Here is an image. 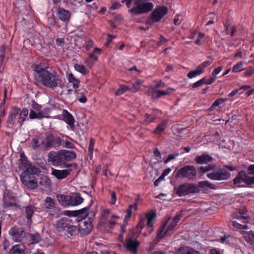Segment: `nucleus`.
<instances>
[{
    "instance_id": "nucleus-1",
    "label": "nucleus",
    "mask_w": 254,
    "mask_h": 254,
    "mask_svg": "<svg viewBox=\"0 0 254 254\" xmlns=\"http://www.w3.org/2000/svg\"><path fill=\"white\" fill-rule=\"evenodd\" d=\"M35 71V76L37 81L44 86L54 89L57 87H61L62 80L60 76L54 71H50L43 67L41 64H34L32 66Z\"/></svg>"
},
{
    "instance_id": "nucleus-2",
    "label": "nucleus",
    "mask_w": 254,
    "mask_h": 254,
    "mask_svg": "<svg viewBox=\"0 0 254 254\" xmlns=\"http://www.w3.org/2000/svg\"><path fill=\"white\" fill-rule=\"evenodd\" d=\"M215 190L216 186L214 184L207 181L199 182L197 184L191 183H184L178 186L175 190L176 194L179 196H186L199 193L201 190L205 188Z\"/></svg>"
},
{
    "instance_id": "nucleus-3",
    "label": "nucleus",
    "mask_w": 254,
    "mask_h": 254,
    "mask_svg": "<svg viewBox=\"0 0 254 254\" xmlns=\"http://www.w3.org/2000/svg\"><path fill=\"white\" fill-rule=\"evenodd\" d=\"M76 154L73 151L62 149L58 151H51L48 154V162L55 166H60L64 162L74 160Z\"/></svg>"
},
{
    "instance_id": "nucleus-4",
    "label": "nucleus",
    "mask_w": 254,
    "mask_h": 254,
    "mask_svg": "<svg viewBox=\"0 0 254 254\" xmlns=\"http://www.w3.org/2000/svg\"><path fill=\"white\" fill-rule=\"evenodd\" d=\"M54 226L59 232L65 231V235L70 237L75 235L77 233V227L71 218L68 217H61L56 220Z\"/></svg>"
},
{
    "instance_id": "nucleus-5",
    "label": "nucleus",
    "mask_w": 254,
    "mask_h": 254,
    "mask_svg": "<svg viewBox=\"0 0 254 254\" xmlns=\"http://www.w3.org/2000/svg\"><path fill=\"white\" fill-rule=\"evenodd\" d=\"M134 3L136 6L129 9L128 12L135 15L148 13L154 7L153 3L149 0H134Z\"/></svg>"
},
{
    "instance_id": "nucleus-6",
    "label": "nucleus",
    "mask_w": 254,
    "mask_h": 254,
    "mask_svg": "<svg viewBox=\"0 0 254 254\" xmlns=\"http://www.w3.org/2000/svg\"><path fill=\"white\" fill-rule=\"evenodd\" d=\"M139 234L134 231H130L127 235L124 245L127 251L131 254H136L140 242L137 239Z\"/></svg>"
},
{
    "instance_id": "nucleus-7",
    "label": "nucleus",
    "mask_w": 254,
    "mask_h": 254,
    "mask_svg": "<svg viewBox=\"0 0 254 254\" xmlns=\"http://www.w3.org/2000/svg\"><path fill=\"white\" fill-rule=\"evenodd\" d=\"M197 176V171L193 165H187L179 169L175 175L176 178L194 180Z\"/></svg>"
},
{
    "instance_id": "nucleus-8",
    "label": "nucleus",
    "mask_w": 254,
    "mask_h": 254,
    "mask_svg": "<svg viewBox=\"0 0 254 254\" xmlns=\"http://www.w3.org/2000/svg\"><path fill=\"white\" fill-rule=\"evenodd\" d=\"M57 198L63 205L68 206H76L81 204L83 201V198L79 193H74L70 195L57 194Z\"/></svg>"
},
{
    "instance_id": "nucleus-9",
    "label": "nucleus",
    "mask_w": 254,
    "mask_h": 254,
    "mask_svg": "<svg viewBox=\"0 0 254 254\" xmlns=\"http://www.w3.org/2000/svg\"><path fill=\"white\" fill-rule=\"evenodd\" d=\"M19 161V168L20 170L23 171L21 174H27V173H39V169L32 165V164L28 160L24 152L20 153Z\"/></svg>"
},
{
    "instance_id": "nucleus-10",
    "label": "nucleus",
    "mask_w": 254,
    "mask_h": 254,
    "mask_svg": "<svg viewBox=\"0 0 254 254\" xmlns=\"http://www.w3.org/2000/svg\"><path fill=\"white\" fill-rule=\"evenodd\" d=\"M168 11V8L165 6L156 7L147 18V23L151 25L159 22L167 14Z\"/></svg>"
},
{
    "instance_id": "nucleus-11",
    "label": "nucleus",
    "mask_w": 254,
    "mask_h": 254,
    "mask_svg": "<svg viewBox=\"0 0 254 254\" xmlns=\"http://www.w3.org/2000/svg\"><path fill=\"white\" fill-rule=\"evenodd\" d=\"M80 217L81 218L77 220L78 223V231L81 236L88 235L93 229L92 222L88 217V215L86 216L80 215Z\"/></svg>"
},
{
    "instance_id": "nucleus-12",
    "label": "nucleus",
    "mask_w": 254,
    "mask_h": 254,
    "mask_svg": "<svg viewBox=\"0 0 254 254\" xmlns=\"http://www.w3.org/2000/svg\"><path fill=\"white\" fill-rule=\"evenodd\" d=\"M8 234L12 240L15 242H22L26 235V232L23 227L14 226L9 230Z\"/></svg>"
},
{
    "instance_id": "nucleus-13",
    "label": "nucleus",
    "mask_w": 254,
    "mask_h": 254,
    "mask_svg": "<svg viewBox=\"0 0 254 254\" xmlns=\"http://www.w3.org/2000/svg\"><path fill=\"white\" fill-rule=\"evenodd\" d=\"M37 174L33 173L21 174L20 175V181L23 185L27 186L29 189H35L38 187V183L34 175Z\"/></svg>"
},
{
    "instance_id": "nucleus-14",
    "label": "nucleus",
    "mask_w": 254,
    "mask_h": 254,
    "mask_svg": "<svg viewBox=\"0 0 254 254\" xmlns=\"http://www.w3.org/2000/svg\"><path fill=\"white\" fill-rule=\"evenodd\" d=\"M233 182V184L235 185L244 183L247 186H249L254 184V176L249 177L245 171L241 170L237 174Z\"/></svg>"
},
{
    "instance_id": "nucleus-15",
    "label": "nucleus",
    "mask_w": 254,
    "mask_h": 254,
    "mask_svg": "<svg viewBox=\"0 0 254 254\" xmlns=\"http://www.w3.org/2000/svg\"><path fill=\"white\" fill-rule=\"evenodd\" d=\"M207 177L209 179L215 181L226 180L230 178L231 173L226 169L219 168L207 174Z\"/></svg>"
},
{
    "instance_id": "nucleus-16",
    "label": "nucleus",
    "mask_w": 254,
    "mask_h": 254,
    "mask_svg": "<svg viewBox=\"0 0 254 254\" xmlns=\"http://www.w3.org/2000/svg\"><path fill=\"white\" fill-rule=\"evenodd\" d=\"M62 139L60 137H55L52 133H50L46 136L45 145L47 148L59 147L62 144Z\"/></svg>"
},
{
    "instance_id": "nucleus-17",
    "label": "nucleus",
    "mask_w": 254,
    "mask_h": 254,
    "mask_svg": "<svg viewBox=\"0 0 254 254\" xmlns=\"http://www.w3.org/2000/svg\"><path fill=\"white\" fill-rule=\"evenodd\" d=\"M3 201L7 206H16L17 205L14 193L7 189H5L3 192Z\"/></svg>"
},
{
    "instance_id": "nucleus-18",
    "label": "nucleus",
    "mask_w": 254,
    "mask_h": 254,
    "mask_svg": "<svg viewBox=\"0 0 254 254\" xmlns=\"http://www.w3.org/2000/svg\"><path fill=\"white\" fill-rule=\"evenodd\" d=\"M57 15L58 18L64 23L67 24L71 17V13L68 10H66L62 7L57 8Z\"/></svg>"
},
{
    "instance_id": "nucleus-19",
    "label": "nucleus",
    "mask_w": 254,
    "mask_h": 254,
    "mask_svg": "<svg viewBox=\"0 0 254 254\" xmlns=\"http://www.w3.org/2000/svg\"><path fill=\"white\" fill-rule=\"evenodd\" d=\"M19 111L20 108L16 106H14L11 109L6 121V126L7 127L12 128L13 127Z\"/></svg>"
},
{
    "instance_id": "nucleus-20",
    "label": "nucleus",
    "mask_w": 254,
    "mask_h": 254,
    "mask_svg": "<svg viewBox=\"0 0 254 254\" xmlns=\"http://www.w3.org/2000/svg\"><path fill=\"white\" fill-rule=\"evenodd\" d=\"M51 109L49 107H45L43 109H41L39 113H36L33 110H30L29 118L31 120H41L43 118H48Z\"/></svg>"
},
{
    "instance_id": "nucleus-21",
    "label": "nucleus",
    "mask_w": 254,
    "mask_h": 254,
    "mask_svg": "<svg viewBox=\"0 0 254 254\" xmlns=\"http://www.w3.org/2000/svg\"><path fill=\"white\" fill-rule=\"evenodd\" d=\"M140 200V194H137V197L134 199V202L133 204H130L128 206L127 209L126 210V214L125 216L124 221H128L130 220L132 214V209L134 211H137L138 209V203Z\"/></svg>"
},
{
    "instance_id": "nucleus-22",
    "label": "nucleus",
    "mask_w": 254,
    "mask_h": 254,
    "mask_svg": "<svg viewBox=\"0 0 254 254\" xmlns=\"http://www.w3.org/2000/svg\"><path fill=\"white\" fill-rule=\"evenodd\" d=\"M62 120L65 122L71 128L75 127V119L73 116L66 110H64L62 114Z\"/></svg>"
},
{
    "instance_id": "nucleus-23",
    "label": "nucleus",
    "mask_w": 254,
    "mask_h": 254,
    "mask_svg": "<svg viewBox=\"0 0 254 254\" xmlns=\"http://www.w3.org/2000/svg\"><path fill=\"white\" fill-rule=\"evenodd\" d=\"M66 76L68 83H71L73 88L75 89L74 93L77 94L78 93V90L77 89L79 87L80 80L75 78L72 73H66Z\"/></svg>"
},
{
    "instance_id": "nucleus-24",
    "label": "nucleus",
    "mask_w": 254,
    "mask_h": 254,
    "mask_svg": "<svg viewBox=\"0 0 254 254\" xmlns=\"http://www.w3.org/2000/svg\"><path fill=\"white\" fill-rule=\"evenodd\" d=\"M70 174L68 170H57L52 168L51 175L56 177L58 180H63L66 178Z\"/></svg>"
},
{
    "instance_id": "nucleus-25",
    "label": "nucleus",
    "mask_w": 254,
    "mask_h": 254,
    "mask_svg": "<svg viewBox=\"0 0 254 254\" xmlns=\"http://www.w3.org/2000/svg\"><path fill=\"white\" fill-rule=\"evenodd\" d=\"M213 160V158L210 155L205 153L197 156L195 158V161L198 164H206Z\"/></svg>"
},
{
    "instance_id": "nucleus-26",
    "label": "nucleus",
    "mask_w": 254,
    "mask_h": 254,
    "mask_svg": "<svg viewBox=\"0 0 254 254\" xmlns=\"http://www.w3.org/2000/svg\"><path fill=\"white\" fill-rule=\"evenodd\" d=\"M87 211L88 209L85 208L76 211L67 210L64 211V214L69 216L77 217V219H78L80 218V215H83L84 216L87 215Z\"/></svg>"
},
{
    "instance_id": "nucleus-27",
    "label": "nucleus",
    "mask_w": 254,
    "mask_h": 254,
    "mask_svg": "<svg viewBox=\"0 0 254 254\" xmlns=\"http://www.w3.org/2000/svg\"><path fill=\"white\" fill-rule=\"evenodd\" d=\"M145 216L147 219V222L146 224V225L151 228V230L149 232V233H151L153 231V229L152 228V221L156 217V211L155 210L152 209L149 213H146Z\"/></svg>"
},
{
    "instance_id": "nucleus-28",
    "label": "nucleus",
    "mask_w": 254,
    "mask_h": 254,
    "mask_svg": "<svg viewBox=\"0 0 254 254\" xmlns=\"http://www.w3.org/2000/svg\"><path fill=\"white\" fill-rule=\"evenodd\" d=\"M28 113L29 111L26 108H23L21 110H20L19 113L18 114L19 117L17 121V124L19 127H22L26 120V118L28 115Z\"/></svg>"
},
{
    "instance_id": "nucleus-29",
    "label": "nucleus",
    "mask_w": 254,
    "mask_h": 254,
    "mask_svg": "<svg viewBox=\"0 0 254 254\" xmlns=\"http://www.w3.org/2000/svg\"><path fill=\"white\" fill-rule=\"evenodd\" d=\"M25 246L21 244L15 245L10 249L9 254H25Z\"/></svg>"
},
{
    "instance_id": "nucleus-30",
    "label": "nucleus",
    "mask_w": 254,
    "mask_h": 254,
    "mask_svg": "<svg viewBox=\"0 0 254 254\" xmlns=\"http://www.w3.org/2000/svg\"><path fill=\"white\" fill-rule=\"evenodd\" d=\"M241 234L243 236L245 241L250 244H254V231L242 230Z\"/></svg>"
},
{
    "instance_id": "nucleus-31",
    "label": "nucleus",
    "mask_w": 254,
    "mask_h": 254,
    "mask_svg": "<svg viewBox=\"0 0 254 254\" xmlns=\"http://www.w3.org/2000/svg\"><path fill=\"white\" fill-rule=\"evenodd\" d=\"M36 210V207L33 205L30 204L25 207L26 217L28 221H31V218Z\"/></svg>"
},
{
    "instance_id": "nucleus-32",
    "label": "nucleus",
    "mask_w": 254,
    "mask_h": 254,
    "mask_svg": "<svg viewBox=\"0 0 254 254\" xmlns=\"http://www.w3.org/2000/svg\"><path fill=\"white\" fill-rule=\"evenodd\" d=\"M145 119L143 121V123L145 125L149 124L152 123L157 118V114L155 112H153L150 114L146 113L144 115Z\"/></svg>"
},
{
    "instance_id": "nucleus-33",
    "label": "nucleus",
    "mask_w": 254,
    "mask_h": 254,
    "mask_svg": "<svg viewBox=\"0 0 254 254\" xmlns=\"http://www.w3.org/2000/svg\"><path fill=\"white\" fill-rule=\"evenodd\" d=\"M44 144V141L40 137L35 136L31 140V144L33 148L35 150L38 149Z\"/></svg>"
},
{
    "instance_id": "nucleus-34",
    "label": "nucleus",
    "mask_w": 254,
    "mask_h": 254,
    "mask_svg": "<svg viewBox=\"0 0 254 254\" xmlns=\"http://www.w3.org/2000/svg\"><path fill=\"white\" fill-rule=\"evenodd\" d=\"M168 121L167 120H163L160 124H158L154 133L157 134H161L166 128Z\"/></svg>"
},
{
    "instance_id": "nucleus-35",
    "label": "nucleus",
    "mask_w": 254,
    "mask_h": 254,
    "mask_svg": "<svg viewBox=\"0 0 254 254\" xmlns=\"http://www.w3.org/2000/svg\"><path fill=\"white\" fill-rule=\"evenodd\" d=\"M101 49L96 47L94 49L93 52L89 54L88 58L93 60L94 62H97L98 61V57L101 54Z\"/></svg>"
},
{
    "instance_id": "nucleus-36",
    "label": "nucleus",
    "mask_w": 254,
    "mask_h": 254,
    "mask_svg": "<svg viewBox=\"0 0 254 254\" xmlns=\"http://www.w3.org/2000/svg\"><path fill=\"white\" fill-rule=\"evenodd\" d=\"M74 67L77 71L80 72L83 75H86L89 73V70L83 64H74Z\"/></svg>"
},
{
    "instance_id": "nucleus-37",
    "label": "nucleus",
    "mask_w": 254,
    "mask_h": 254,
    "mask_svg": "<svg viewBox=\"0 0 254 254\" xmlns=\"http://www.w3.org/2000/svg\"><path fill=\"white\" fill-rule=\"evenodd\" d=\"M131 90V89L130 87H129L127 85H121L119 88L116 91L115 95L116 96H120L127 91H130Z\"/></svg>"
},
{
    "instance_id": "nucleus-38",
    "label": "nucleus",
    "mask_w": 254,
    "mask_h": 254,
    "mask_svg": "<svg viewBox=\"0 0 254 254\" xmlns=\"http://www.w3.org/2000/svg\"><path fill=\"white\" fill-rule=\"evenodd\" d=\"M46 208L51 209L55 207V200L50 196H47L45 200Z\"/></svg>"
},
{
    "instance_id": "nucleus-39",
    "label": "nucleus",
    "mask_w": 254,
    "mask_h": 254,
    "mask_svg": "<svg viewBox=\"0 0 254 254\" xmlns=\"http://www.w3.org/2000/svg\"><path fill=\"white\" fill-rule=\"evenodd\" d=\"M204 71H202L201 70H199L197 68L196 69L193 70H191L187 73V77L189 79H192L194 77H195L202 73H204Z\"/></svg>"
},
{
    "instance_id": "nucleus-40",
    "label": "nucleus",
    "mask_w": 254,
    "mask_h": 254,
    "mask_svg": "<svg viewBox=\"0 0 254 254\" xmlns=\"http://www.w3.org/2000/svg\"><path fill=\"white\" fill-rule=\"evenodd\" d=\"M31 244L38 243L41 240V237L38 233L31 234L29 235Z\"/></svg>"
},
{
    "instance_id": "nucleus-41",
    "label": "nucleus",
    "mask_w": 254,
    "mask_h": 254,
    "mask_svg": "<svg viewBox=\"0 0 254 254\" xmlns=\"http://www.w3.org/2000/svg\"><path fill=\"white\" fill-rule=\"evenodd\" d=\"M241 222L244 223V224H241L236 221H234L232 222V225L234 228L238 229L244 230L247 229V221L244 220Z\"/></svg>"
},
{
    "instance_id": "nucleus-42",
    "label": "nucleus",
    "mask_w": 254,
    "mask_h": 254,
    "mask_svg": "<svg viewBox=\"0 0 254 254\" xmlns=\"http://www.w3.org/2000/svg\"><path fill=\"white\" fill-rule=\"evenodd\" d=\"M143 81L140 79H137L134 83L133 84L132 87H130L132 92H136L140 89V85L142 84Z\"/></svg>"
},
{
    "instance_id": "nucleus-43",
    "label": "nucleus",
    "mask_w": 254,
    "mask_h": 254,
    "mask_svg": "<svg viewBox=\"0 0 254 254\" xmlns=\"http://www.w3.org/2000/svg\"><path fill=\"white\" fill-rule=\"evenodd\" d=\"M159 92V90L152 87L150 88L148 91L149 94L151 96L152 98L154 99H159L160 98Z\"/></svg>"
},
{
    "instance_id": "nucleus-44",
    "label": "nucleus",
    "mask_w": 254,
    "mask_h": 254,
    "mask_svg": "<svg viewBox=\"0 0 254 254\" xmlns=\"http://www.w3.org/2000/svg\"><path fill=\"white\" fill-rule=\"evenodd\" d=\"M215 165L214 164H209L207 166H200L198 168V171L202 174H204L209 171L213 170Z\"/></svg>"
},
{
    "instance_id": "nucleus-45",
    "label": "nucleus",
    "mask_w": 254,
    "mask_h": 254,
    "mask_svg": "<svg viewBox=\"0 0 254 254\" xmlns=\"http://www.w3.org/2000/svg\"><path fill=\"white\" fill-rule=\"evenodd\" d=\"M247 211L246 208H244L239 211L240 215H238L236 218L241 221V220H247L248 219V216H246Z\"/></svg>"
},
{
    "instance_id": "nucleus-46",
    "label": "nucleus",
    "mask_w": 254,
    "mask_h": 254,
    "mask_svg": "<svg viewBox=\"0 0 254 254\" xmlns=\"http://www.w3.org/2000/svg\"><path fill=\"white\" fill-rule=\"evenodd\" d=\"M31 108L32 109L30 110H33L34 112L36 113H39L41 110L42 106L41 105L38 104L34 100H32Z\"/></svg>"
},
{
    "instance_id": "nucleus-47",
    "label": "nucleus",
    "mask_w": 254,
    "mask_h": 254,
    "mask_svg": "<svg viewBox=\"0 0 254 254\" xmlns=\"http://www.w3.org/2000/svg\"><path fill=\"white\" fill-rule=\"evenodd\" d=\"M243 63L242 62H239L237 63L233 66L232 71L233 72H238L243 70Z\"/></svg>"
},
{
    "instance_id": "nucleus-48",
    "label": "nucleus",
    "mask_w": 254,
    "mask_h": 254,
    "mask_svg": "<svg viewBox=\"0 0 254 254\" xmlns=\"http://www.w3.org/2000/svg\"><path fill=\"white\" fill-rule=\"evenodd\" d=\"M39 183L40 185L44 186L45 187H47L50 186L51 184V180L47 177L43 176L40 178Z\"/></svg>"
},
{
    "instance_id": "nucleus-49",
    "label": "nucleus",
    "mask_w": 254,
    "mask_h": 254,
    "mask_svg": "<svg viewBox=\"0 0 254 254\" xmlns=\"http://www.w3.org/2000/svg\"><path fill=\"white\" fill-rule=\"evenodd\" d=\"M227 100V98H220L216 100L211 105V108H214L221 104H223Z\"/></svg>"
},
{
    "instance_id": "nucleus-50",
    "label": "nucleus",
    "mask_w": 254,
    "mask_h": 254,
    "mask_svg": "<svg viewBox=\"0 0 254 254\" xmlns=\"http://www.w3.org/2000/svg\"><path fill=\"white\" fill-rule=\"evenodd\" d=\"M175 89L172 87H169L166 90H159V94L160 98L162 96L170 95L172 91H175Z\"/></svg>"
},
{
    "instance_id": "nucleus-51",
    "label": "nucleus",
    "mask_w": 254,
    "mask_h": 254,
    "mask_svg": "<svg viewBox=\"0 0 254 254\" xmlns=\"http://www.w3.org/2000/svg\"><path fill=\"white\" fill-rule=\"evenodd\" d=\"M190 248L189 247H181L179 249L177 254H190Z\"/></svg>"
},
{
    "instance_id": "nucleus-52",
    "label": "nucleus",
    "mask_w": 254,
    "mask_h": 254,
    "mask_svg": "<svg viewBox=\"0 0 254 254\" xmlns=\"http://www.w3.org/2000/svg\"><path fill=\"white\" fill-rule=\"evenodd\" d=\"M232 238L230 235L224 236L221 238V242L230 245L232 243Z\"/></svg>"
},
{
    "instance_id": "nucleus-53",
    "label": "nucleus",
    "mask_w": 254,
    "mask_h": 254,
    "mask_svg": "<svg viewBox=\"0 0 254 254\" xmlns=\"http://www.w3.org/2000/svg\"><path fill=\"white\" fill-rule=\"evenodd\" d=\"M168 232V231H167V230L165 232L164 230L159 228L157 232V236L156 237L158 239L161 240L165 236Z\"/></svg>"
},
{
    "instance_id": "nucleus-54",
    "label": "nucleus",
    "mask_w": 254,
    "mask_h": 254,
    "mask_svg": "<svg viewBox=\"0 0 254 254\" xmlns=\"http://www.w3.org/2000/svg\"><path fill=\"white\" fill-rule=\"evenodd\" d=\"M205 77H203L201 79L194 83L192 85V88H195L197 87H200L205 83Z\"/></svg>"
},
{
    "instance_id": "nucleus-55",
    "label": "nucleus",
    "mask_w": 254,
    "mask_h": 254,
    "mask_svg": "<svg viewBox=\"0 0 254 254\" xmlns=\"http://www.w3.org/2000/svg\"><path fill=\"white\" fill-rule=\"evenodd\" d=\"M210 64V63L208 61H206L202 63L201 64H200L197 68L199 70H201L202 71H204V69L207 67L209 64Z\"/></svg>"
},
{
    "instance_id": "nucleus-56",
    "label": "nucleus",
    "mask_w": 254,
    "mask_h": 254,
    "mask_svg": "<svg viewBox=\"0 0 254 254\" xmlns=\"http://www.w3.org/2000/svg\"><path fill=\"white\" fill-rule=\"evenodd\" d=\"M94 46V42L91 39H88L85 45V49L89 51Z\"/></svg>"
},
{
    "instance_id": "nucleus-57",
    "label": "nucleus",
    "mask_w": 254,
    "mask_h": 254,
    "mask_svg": "<svg viewBox=\"0 0 254 254\" xmlns=\"http://www.w3.org/2000/svg\"><path fill=\"white\" fill-rule=\"evenodd\" d=\"M6 50V47L4 45L1 46L0 49V58L1 59V63H3L4 58L5 57V52Z\"/></svg>"
},
{
    "instance_id": "nucleus-58",
    "label": "nucleus",
    "mask_w": 254,
    "mask_h": 254,
    "mask_svg": "<svg viewBox=\"0 0 254 254\" xmlns=\"http://www.w3.org/2000/svg\"><path fill=\"white\" fill-rule=\"evenodd\" d=\"M95 62H94L93 60L89 58L88 57L84 61V63L90 69L92 67Z\"/></svg>"
},
{
    "instance_id": "nucleus-59",
    "label": "nucleus",
    "mask_w": 254,
    "mask_h": 254,
    "mask_svg": "<svg viewBox=\"0 0 254 254\" xmlns=\"http://www.w3.org/2000/svg\"><path fill=\"white\" fill-rule=\"evenodd\" d=\"M223 67L222 66H218L215 68L212 72L211 75L213 77H216V76L218 75L223 69Z\"/></svg>"
},
{
    "instance_id": "nucleus-60",
    "label": "nucleus",
    "mask_w": 254,
    "mask_h": 254,
    "mask_svg": "<svg viewBox=\"0 0 254 254\" xmlns=\"http://www.w3.org/2000/svg\"><path fill=\"white\" fill-rule=\"evenodd\" d=\"M254 72V69L252 67H249L248 68L245 69L244 74L246 76H249L252 75Z\"/></svg>"
},
{
    "instance_id": "nucleus-61",
    "label": "nucleus",
    "mask_w": 254,
    "mask_h": 254,
    "mask_svg": "<svg viewBox=\"0 0 254 254\" xmlns=\"http://www.w3.org/2000/svg\"><path fill=\"white\" fill-rule=\"evenodd\" d=\"M155 82L156 84L152 88H155V89H156L160 88H163L165 85V83L163 82L161 80L155 81Z\"/></svg>"
},
{
    "instance_id": "nucleus-62",
    "label": "nucleus",
    "mask_w": 254,
    "mask_h": 254,
    "mask_svg": "<svg viewBox=\"0 0 254 254\" xmlns=\"http://www.w3.org/2000/svg\"><path fill=\"white\" fill-rule=\"evenodd\" d=\"M95 141V139L93 138H91L90 139L89 144L88 146V152H93Z\"/></svg>"
},
{
    "instance_id": "nucleus-63",
    "label": "nucleus",
    "mask_w": 254,
    "mask_h": 254,
    "mask_svg": "<svg viewBox=\"0 0 254 254\" xmlns=\"http://www.w3.org/2000/svg\"><path fill=\"white\" fill-rule=\"evenodd\" d=\"M64 147L69 149H73L75 147L74 145L72 142L67 140L64 141Z\"/></svg>"
},
{
    "instance_id": "nucleus-64",
    "label": "nucleus",
    "mask_w": 254,
    "mask_h": 254,
    "mask_svg": "<svg viewBox=\"0 0 254 254\" xmlns=\"http://www.w3.org/2000/svg\"><path fill=\"white\" fill-rule=\"evenodd\" d=\"M247 172L249 175H254V164L251 165L248 167Z\"/></svg>"
}]
</instances>
